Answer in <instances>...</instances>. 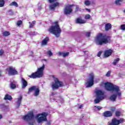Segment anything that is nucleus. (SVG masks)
<instances>
[{
  "label": "nucleus",
  "mask_w": 125,
  "mask_h": 125,
  "mask_svg": "<svg viewBox=\"0 0 125 125\" xmlns=\"http://www.w3.org/2000/svg\"><path fill=\"white\" fill-rule=\"evenodd\" d=\"M100 85L101 86H104L106 90L112 91L113 93H114L109 98L111 101H116L117 96H121L122 95V93L120 92V87L117 85H114L110 83H102Z\"/></svg>",
  "instance_id": "1"
},
{
  "label": "nucleus",
  "mask_w": 125,
  "mask_h": 125,
  "mask_svg": "<svg viewBox=\"0 0 125 125\" xmlns=\"http://www.w3.org/2000/svg\"><path fill=\"white\" fill-rule=\"evenodd\" d=\"M2 35L3 37H8L10 35V32L7 31H4L2 33Z\"/></svg>",
  "instance_id": "24"
},
{
  "label": "nucleus",
  "mask_w": 125,
  "mask_h": 125,
  "mask_svg": "<svg viewBox=\"0 0 125 125\" xmlns=\"http://www.w3.org/2000/svg\"><path fill=\"white\" fill-rule=\"evenodd\" d=\"M44 68H45V66L44 64H43V65L38 68L37 69V71L35 72L32 73L31 75H29L28 77L29 78H31V79H37V78H42L43 77V74L44 72L43 70H44Z\"/></svg>",
  "instance_id": "3"
},
{
  "label": "nucleus",
  "mask_w": 125,
  "mask_h": 125,
  "mask_svg": "<svg viewBox=\"0 0 125 125\" xmlns=\"http://www.w3.org/2000/svg\"><path fill=\"white\" fill-rule=\"evenodd\" d=\"M123 1V0H116L115 1V3L117 4V5H121V2Z\"/></svg>",
  "instance_id": "31"
},
{
  "label": "nucleus",
  "mask_w": 125,
  "mask_h": 125,
  "mask_svg": "<svg viewBox=\"0 0 125 125\" xmlns=\"http://www.w3.org/2000/svg\"><path fill=\"white\" fill-rule=\"evenodd\" d=\"M115 115L117 117H120V116H121V112L116 111L115 113Z\"/></svg>",
  "instance_id": "38"
},
{
  "label": "nucleus",
  "mask_w": 125,
  "mask_h": 125,
  "mask_svg": "<svg viewBox=\"0 0 125 125\" xmlns=\"http://www.w3.org/2000/svg\"><path fill=\"white\" fill-rule=\"evenodd\" d=\"M47 54L48 55H49V56H52L53 55V53L51 52V51H48L47 52Z\"/></svg>",
  "instance_id": "39"
},
{
  "label": "nucleus",
  "mask_w": 125,
  "mask_h": 125,
  "mask_svg": "<svg viewBox=\"0 0 125 125\" xmlns=\"http://www.w3.org/2000/svg\"><path fill=\"white\" fill-rule=\"evenodd\" d=\"M85 10H86L87 11H88V12H90V9H89L85 8Z\"/></svg>",
  "instance_id": "48"
},
{
  "label": "nucleus",
  "mask_w": 125,
  "mask_h": 125,
  "mask_svg": "<svg viewBox=\"0 0 125 125\" xmlns=\"http://www.w3.org/2000/svg\"><path fill=\"white\" fill-rule=\"evenodd\" d=\"M9 5L10 6H15L16 7H18V3L15 1H13L10 3Z\"/></svg>",
  "instance_id": "25"
},
{
  "label": "nucleus",
  "mask_w": 125,
  "mask_h": 125,
  "mask_svg": "<svg viewBox=\"0 0 125 125\" xmlns=\"http://www.w3.org/2000/svg\"><path fill=\"white\" fill-rule=\"evenodd\" d=\"M86 87H91L94 84V74L91 73L89 74V78L85 83Z\"/></svg>",
  "instance_id": "8"
},
{
  "label": "nucleus",
  "mask_w": 125,
  "mask_h": 125,
  "mask_svg": "<svg viewBox=\"0 0 125 125\" xmlns=\"http://www.w3.org/2000/svg\"><path fill=\"white\" fill-rule=\"evenodd\" d=\"M4 99L5 100H12V97H11V96H9L8 95H6L4 97Z\"/></svg>",
  "instance_id": "26"
},
{
  "label": "nucleus",
  "mask_w": 125,
  "mask_h": 125,
  "mask_svg": "<svg viewBox=\"0 0 125 125\" xmlns=\"http://www.w3.org/2000/svg\"><path fill=\"white\" fill-rule=\"evenodd\" d=\"M9 12H12V11H11V10L9 11Z\"/></svg>",
  "instance_id": "53"
},
{
  "label": "nucleus",
  "mask_w": 125,
  "mask_h": 125,
  "mask_svg": "<svg viewBox=\"0 0 125 125\" xmlns=\"http://www.w3.org/2000/svg\"><path fill=\"white\" fill-rule=\"evenodd\" d=\"M56 0H49V1L50 3H52V2H54V1H56Z\"/></svg>",
  "instance_id": "47"
},
{
  "label": "nucleus",
  "mask_w": 125,
  "mask_h": 125,
  "mask_svg": "<svg viewBox=\"0 0 125 125\" xmlns=\"http://www.w3.org/2000/svg\"><path fill=\"white\" fill-rule=\"evenodd\" d=\"M37 87L36 86H33L29 88L28 92V94L31 93V92H33V91H35Z\"/></svg>",
  "instance_id": "20"
},
{
  "label": "nucleus",
  "mask_w": 125,
  "mask_h": 125,
  "mask_svg": "<svg viewBox=\"0 0 125 125\" xmlns=\"http://www.w3.org/2000/svg\"><path fill=\"white\" fill-rule=\"evenodd\" d=\"M69 55V52L63 53L62 57H66V56H68Z\"/></svg>",
  "instance_id": "37"
},
{
  "label": "nucleus",
  "mask_w": 125,
  "mask_h": 125,
  "mask_svg": "<svg viewBox=\"0 0 125 125\" xmlns=\"http://www.w3.org/2000/svg\"><path fill=\"white\" fill-rule=\"evenodd\" d=\"M78 11H82V9L80 7V6L76 5L75 12H78Z\"/></svg>",
  "instance_id": "30"
},
{
  "label": "nucleus",
  "mask_w": 125,
  "mask_h": 125,
  "mask_svg": "<svg viewBox=\"0 0 125 125\" xmlns=\"http://www.w3.org/2000/svg\"><path fill=\"white\" fill-rule=\"evenodd\" d=\"M119 61H120V58H119L114 59L113 62H112L113 65L116 66V65L119 63Z\"/></svg>",
  "instance_id": "23"
},
{
  "label": "nucleus",
  "mask_w": 125,
  "mask_h": 125,
  "mask_svg": "<svg viewBox=\"0 0 125 125\" xmlns=\"http://www.w3.org/2000/svg\"><path fill=\"white\" fill-rule=\"evenodd\" d=\"M4 52L3 50H0V56H1V55H2V54H3Z\"/></svg>",
  "instance_id": "44"
},
{
  "label": "nucleus",
  "mask_w": 125,
  "mask_h": 125,
  "mask_svg": "<svg viewBox=\"0 0 125 125\" xmlns=\"http://www.w3.org/2000/svg\"><path fill=\"white\" fill-rule=\"evenodd\" d=\"M21 24H22V21H18L17 25V26H20V25H21Z\"/></svg>",
  "instance_id": "41"
},
{
  "label": "nucleus",
  "mask_w": 125,
  "mask_h": 125,
  "mask_svg": "<svg viewBox=\"0 0 125 125\" xmlns=\"http://www.w3.org/2000/svg\"><path fill=\"white\" fill-rule=\"evenodd\" d=\"M95 42L98 45H103V44L110 43L111 39L108 36H103L101 34L95 38Z\"/></svg>",
  "instance_id": "2"
},
{
  "label": "nucleus",
  "mask_w": 125,
  "mask_h": 125,
  "mask_svg": "<svg viewBox=\"0 0 125 125\" xmlns=\"http://www.w3.org/2000/svg\"><path fill=\"white\" fill-rule=\"evenodd\" d=\"M47 125H50V122H48Z\"/></svg>",
  "instance_id": "51"
},
{
  "label": "nucleus",
  "mask_w": 125,
  "mask_h": 125,
  "mask_svg": "<svg viewBox=\"0 0 125 125\" xmlns=\"http://www.w3.org/2000/svg\"><path fill=\"white\" fill-rule=\"evenodd\" d=\"M91 18V16L89 14L85 15L84 16V19H86V20H88Z\"/></svg>",
  "instance_id": "32"
},
{
  "label": "nucleus",
  "mask_w": 125,
  "mask_h": 125,
  "mask_svg": "<svg viewBox=\"0 0 125 125\" xmlns=\"http://www.w3.org/2000/svg\"><path fill=\"white\" fill-rule=\"evenodd\" d=\"M58 22H55V25L52 26L49 29V32L53 35H55L56 38H59L60 34H61V29L59 27V25L58 24Z\"/></svg>",
  "instance_id": "4"
},
{
  "label": "nucleus",
  "mask_w": 125,
  "mask_h": 125,
  "mask_svg": "<svg viewBox=\"0 0 125 125\" xmlns=\"http://www.w3.org/2000/svg\"><path fill=\"white\" fill-rule=\"evenodd\" d=\"M59 5V3L56 2L54 3V4H51L49 5V8L51 9V10H54L55 9V7L57 6H58Z\"/></svg>",
  "instance_id": "18"
},
{
  "label": "nucleus",
  "mask_w": 125,
  "mask_h": 125,
  "mask_svg": "<svg viewBox=\"0 0 125 125\" xmlns=\"http://www.w3.org/2000/svg\"><path fill=\"white\" fill-rule=\"evenodd\" d=\"M4 0H0V7H2L4 5Z\"/></svg>",
  "instance_id": "33"
},
{
  "label": "nucleus",
  "mask_w": 125,
  "mask_h": 125,
  "mask_svg": "<svg viewBox=\"0 0 125 125\" xmlns=\"http://www.w3.org/2000/svg\"><path fill=\"white\" fill-rule=\"evenodd\" d=\"M64 14L65 15L71 14L73 12V9L72 8V5H68L65 6L63 9Z\"/></svg>",
  "instance_id": "11"
},
{
  "label": "nucleus",
  "mask_w": 125,
  "mask_h": 125,
  "mask_svg": "<svg viewBox=\"0 0 125 125\" xmlns=\"http://www.w3.org/2000/svg\"><path fill=\"white\" fill-rule=\"evenodd\" d=\"M21 101H22V96H21L18 98V100L16 102L17 108H19V107H20V104H21Z\"/></svg>",
  "instance_id": "16"
},
{
  "label": "nucleus",
  "mask_w": 125,
  "mask_h": 125,
  "mask_svg": "<svg viewBox=\"0 0 125 125\" xmlns=\"http://www.w3.org/2000/svg\"><path fill=\"white\" fill-rule=\"evenodd\" d=\"M112 53H113V50L111 49L106 50L104 51V56L105 58L109 57V56L112 55Z\"/></svg>",
  "instance_id": "12"
},
{
  "label": "nucleus",
  "mask_w": 125,
  "mask_h": 125,
  "mask_svg": "<svg viewBox=\"0 0 125 125\" xmlns=\"http://www.w3.org/2000/svg\"><path fill=\"white\" fill-rule=\"evenodd\" d=\"M108 125H119V120L114 118L112 120V123H109Z\"/></svg>",
  "instance_id": "15"
},
{
  "label": "nucleus",
  "mask_w": 125,
  "mask_h": 125,
  "mask_svg": "<svg viewBox=\"0 0 125 125\" xmlns=\"http://www.w3.org/2000/svg\"><path fill=\"white\" fill-rule=\"evenodd\" d=\"M34 91L35 96H39L40 94V89L39 88V87H37L36 89H35V90Z\"/></svg>",
  "instance_id": "22"
},
{
  "label": "nucleus",
  "mask_w": 125,
  "mask_h": 125,
  "mask_svg": "<svg viewBox=\"0 0 125 125\" xmlns=\"http://www.w3.org/2000/svg\"><path fill=\"white\" fill-rule=\"evenodd\" d=\"M113 113H112L111 111H106L104 113V117H111Z\"/></svg>",
  "instance_id": "21"
},
{
  "label": "nucleus",
  "mask_w": 125,
  "mask_h": 125,
  "mask_svg": "<svg viewBox=\"0 0 125 125\" xmlns=\"http://www.w3.org/2000/svg\"><path fill=\"white\" fill-rule=\"evenodd\" d=\"M0 119H2V115L1 114H0Z\"/></svg>",
  "instance_id": "50"
},
{
  "label": "nucleus",
  "mask_w": 125,
  "mask_h": 125,
  "mask_svg": "<svg viewBox=\"0 0 125 125\" xmlns=\"http://www.w3.org/2000/svg\"><path fill=\"white\" fill-rule=\"evenodd\" d=\"M112 28V24L111 23H107L105 25L104 29L105 31H109Z\"/></svg>",
  "instance_id": "19"
},
{
  "label": "nucleus",
  "mask_w": 125,
  "mask_h": 125,
  "mask_svg": "<svg viewBox=\"0 0 125 125\" xmlns=\"http://www.w3.org/2000/svg\"><path fill=\"white\" fill-rule=\"evenodd\" d=\"M29 28H33L35 26V24H36V21H33L32 23H31V22H29Z\"/></svg>",
  "instance_id": "29"
},
{
  "label": "nucleus",
  "mask_w": 125,
  "mask_h": 125,
  "mask_svg": "<svg viewBox=\"0 0 125 125\" xmlns=\"http://www.w3.org/2000/svg\"><path fill=\"white\" fill-rule=\"evenodd\" d=\"M10 87L12 89H15V88H16V83H15L12 82L10 84Z\"/></svg>",
  "instance_id": "27"
},
{
  "label": "nucleus",
  "mask_w": 125,
  "mask_h": 125,
  "mask_svg": "<svg viewBox=\"0 0 125 125\" xmlns=\"http://www.w3.org/2000/svg\"><path fill=\"white\" fill-rule=\"evenodd\" d=\"M47 116V113L43 112L42 114H38L35 117L37 123L38 124H41V123H42V122H46L47 119H46V116Z\"/></svg>",
  "instance_id": "7"
},
{
  "label": "nucleus",
  "mask_w": 125,
  "mask_h": 125,
  "mask_svg": "<svg viewBox=\"0 0 125 125\" xmlns=\"http://www.w3.org/2000/svg\"><path fill=\"white\" fill-rule=\"evenodd\" d=\"M0 76H1V71H0Z\"/></svg>",
  "instance_id": "52"
},
{
  "label": "nucleus",
  "mask_w": 125,
  "mask_h": 125,
  "mask_svg": "<svg viewBox=\"0 0 125 125\" xmlns=\"http://www.w3.org/2000/svg\"><path fill=\"white\" fill-rule=\"evenodd\" d=\"M121 30H125V24L122 25L121 26Z\"/></svg>",
  "instance_id": "42"
},
{
  "label": "nucleus",
  "mask_w": 125,
  "mask_h": 125,
  "mask_svg": "<svg viewBox=\"0 0 125 125\" xmlns=\"http://www.w3.org/2000/svg\"><path fill=\"white\" fill-rule=\"evenodd\" d=\"M91 3V2H90V1L88 0H85L84 2V4H85V5H86V6L90 5Z\"/></svg>",
  "instance_id": "28"
},
{
  "label": "nucleus",
  "mask_w": 125,
  "mask_h": 125,
  "mask_svg": "<svg viewBox=\"0 0 125 125\" xmlns=\"http://www.w3.org/2000/svg\"><path fill=\"white\" fill-rule=\"evenodd\" d=\"M60 86H63V83L60 82L58 79H56L55 80V83L52 84V88L53 89H58Z\"/></svg>",
  "instance_id": "9"
},
{
  "label": "nucleus",
  "mask_w": 125,
  "mask_h": 125,
  "mask_svg": "<svg viewBox=\"0 0 125 125\" xmlns=\"http://www.w3.org/2000/svg\"><path fill=\"white\" fill-rule=\"evenodd\" d=\"M95 108H97V109L98 110H101V109H102V107L100 106H95Z\"/></svg>",
  "instance_id": "40"
},
{
  "label": "nucleus",
  "mask_w": 125,
  "mask_h": 125,
  "mask_svg": "<svg viewBox=\"0 0 125 125\" xmlns=\"http://www.w3.org/2000/svg\"><path fill=\"white\" fill-rule=\"evenodd\" d=\"M21 82H22L21 88L22 89H24V88H25L26 86L28 85V83H27V81H26V80H25V79L23 78L21 79Z\"/></svg>",
  "instance_id": "13"
},
{
  "label": "nucleus",
  "mask_w": 125,
  "mask_h": 125,
  "mask_svg": "<svg viewBox=\"0 0 125 125\" xmlns=\"http://www.w3.org/2000/svg\"><path fill=\"white\" fill-rule=\"evenodd\" d=\"M22 120L27 121V122H31L29 123V125H34V123H35L34 113H33V112H29L27 115L22 117Z\"/></svg>",
  "instance_id": "6"
},
{
  "label": "nucleus",
  "mask_w": 125,
  "mask_h": 125,
  "mask_svg": "<svg viewBox=\"0 0 125 125\" xmlns=\"http://www.w3.org/2000/svg\"><path fill=\"white\" fill-rule=\"evenodd\" d=\"M102 53V51H100L97 54V56H98V57H100V56H101V54Z\"/></svg>",
  "instance_id": "43"
},
{
  "label": "nucleus",
  "mask_w": 125,
  "mask_h": 125,
  "mask_svg": "<svg viewBox=\"0 0 125 125\" xmlns=\"http://www.w3.org/2000/svg\"><path fill=\"white\" fill-rule=\"evenodd\" d=\"M124 121L125 119H120L119 120H118V124L120 125V124H123V123H124Z\"/></svg>",
  "instance_id": "34"
},
{
  "label": "nucleus",
  "mask_w": 125,
  "mask_h": 125,
  "mask_svg": "<svg viewBox=\"0 0 125 125\" xmlns=\"http://www.w3.org/2000/svg\"><path fill=\"white\" fill-rule=\"evenodd\" d=\"M83 104H81V105L80 106L79 108H80V109H82V108H83Z\"/></svg>",
  "instance_id": "49"
},
{
  "label": "nucleus",
  "mask_w": 125,
  "mask_h": 125,
  "mask_svg": "<svg viewBox=\"0 0 125 125\" xmlns=\"http://www.w3.org/2000/svg\"><path fill=\"white\" fill-rule=\"evenodd\" d=\"M6 71L8 72L9 76H14V75H17L18 72L15 69V68L13 67H10L6 69Z\"/></svg>",
  "instance_id": "10"
},
{
  "label": "nucleus",
  "mask_w": 125,
  "mask_h": 125,
  "mask_svg": "<svg viewBox=\"0 0 125 125\" xmlns=\"http://www.w3.org/2000/svg\"><path fill=\"white\" fill-rule=\"evenodd\" d=\"M124 12L125 13V10H124Z\"/></svg>",
  "instance_id": "55"
},
{
  "label": "nucleus",
  "mask_w": 125,
  "mask_h": 125,
  "mask_svg": "<svg viewBox=\"0 0 125 125\" xmlns=\"http://www.w3.org/2000/svg\"><path fill=\"white\" fill-rule=\"evenodd\" d=\"M58 54L60 56H63V53L61 52H59L58 53Z\"/></svg>",
  "instance_id": "46"
},
{
  "label": "nucleus",
  "mask_w": 125,
  "mask_h": 125,
  "mask_svg": "<svg viewBox=\"0 0 125 125\" xmlns=\"http://www.w3.org/2000/svg\"><path fill=\"white\" fill-rule=\"evenodd\" d=\"M76 22L78 24H84L85 23H86V21L82 19V18H78L77 19Z\"/></svg>",
  "instance_id": "14"
},
{
  "label": "nucleus",
  "mask_w": 125,
  "mask_h": 125,
  "mask_svg": "<svg viewBox=\"0 0 125 125\" xmlns=\"http://www.w3.org/2000/svg\"><path fill=\"white\" fill-rule=\"evenodd\" d=\"M111 71H108L106 74H105L106 77H107L108 78H109V77H110V76H111Z\"/></svg>",
  "instance_id": "35"
},
{
  "label": "nucleus",
  "mask_w": 125,
  "mask_h": 125,
  "mask_svg": "<svg viewBox=\"0 0 125 125\" xmlns=\"http://www.w3.org/2000/svg\"><path fill=\"white\" fill-rule=\"evenodd\" d=\"M48 41H49V38L48 37H46L42 41V45H46L48 42Z\"/></svg>",
  "instance_id": "17"
},
{
  "label": "nucleus",
  "mask_w": 125,
  "mask_h": 125,
  "mask_svg": "<svg viewBox=\"0 0 125 125\" xmlns=\"http://www.w3.org/2000/svg\"><path fill=\"white\" fill-rule=\"evenodd\" d=\"M90 34H91V32H87L85 33V36L87 37V38H89L90 37Z\"/></svg>",
  "instance_id": "36"
},
{
  "label": "nucleus",
  "mask_w": 125,
  "mask_h": 125,
  "mask_svg": "<svg viewBox=\"0 0 125 125\" xmlns=\"http://www.w3.org/2000/svg\"><path fill=\"white\" fill-rule=\"evenodd\" d=\"M95 93L96 96V99L94 100V103L95 104L99 103V102L102 101L103 99H105V96H104V91L101 90L96 89L95 91Z\"/></svg>",
  "instance_id": "5"
},
{
  "label": "nucleus",
  "mask_w": 125,
  "mask_h": 125,
  "mask_svg": "<svg viewBox=\"0 0 125 125\" xmlns=\"http://www.w3.org/2000/svg\"><path fill=\"white\" fill-rule=\"evenodd\" d=\"M110 110L112 112H114L116 110V108H115V107H111L110 108Z\"/></svg>",
  "instance_id": "45"
},
{
  "label": "nucleus",
  "mask_w": 125,
  "mask_h": 125,
  "mask_svg": "<svg viewBox=\"0 0 125 125\" xmlns=\"http://www.w3.org/2000/svg\"><path fill=\"white\" fill-rule=\"evenodd\" d=\"M83 52H84V53H85V51H84Z\"/></svg>",
  "instance_id": "54"
}]
</instances>
